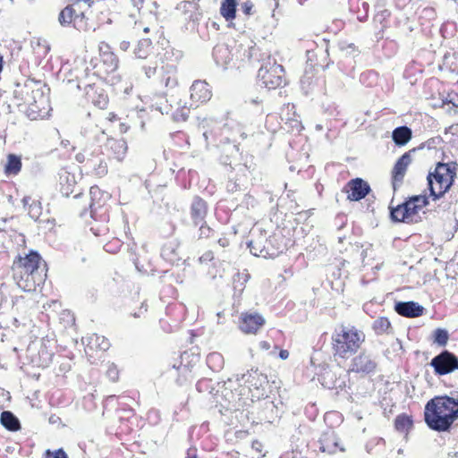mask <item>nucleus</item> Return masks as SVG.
I'll use <instances>...</instances> for the list:
<instances>
[{
	"instance_id": "2eb2a0df",
	"label": "nucleus",
	"mask_w": 458,
	"mask_h": 458,
	"mask_svg": "<svg viewBox=\"0 0 458 458\" xmlns=\"http://www.w3.org/2000/svg\"><path fill=\"white\" fill-rule=\"evenodd\" d=\"M344 191L348 193L347 199L360 201L369 194L371 188L365 180L357 177L350 180L344 186Z\"/></svg>"
},
{
	"instance_id": "052dcab7",
	"label": "nucleus",
	"mask_w": 458,
	"mask_h": 458,
	"mask_svg": "<svg viewBox=\"0 0 458 458\" xmlns=\"http://www.w3.org/2000/svg\"><path fill=\"white\" fill-rule=\"evenodd\" d=\"M107 377L115 381L118 378V370L116 367L111 366L107 371H106Z\"/></svg>"
},
{
	"instance_id": "6e6d98bb",
	"label": "nucleus",
	"mask_w": 458,
	"mask_h": 458,
	"mask_svg": "<svg viewBox=\"0 0 458 458\" xmlns=\"http://www.w3.org/2000/svg\"><path fill=\"white\" fill-rule=\"evenodd\" d=\"M239 10L242 12L246 16H250L253 13L252 10L254 7L253 3L250 0L244 1L239 4Z\"/></svg>"
},
{
	"instance_id": "9d476101",
	"label": "nucleus",
	"mask_w": 458,
	"mask_h": 458,
	"mask_svg": "<svg viewBox=\"0 0 458 458\" xmlns=\"http://www.w3.org/2000/svg\"><path fill=\"white\" fill-rule=\"evenodd\" d=\"M40 261V255L37 251L31 250L25 257H19L18 260L14 261V267L22 269L21 273H24L26 281H29L30 277H31L34 283L37 280L40 282L41 277L38 273Z\"/></svg>"
},
{
	"instance_id": "a211bd4d",
	"label": "nucleus",
	"mask_w": 458,
	"mask_h": 458,
	"mask_svg": "<svg viewBox=\"0 0 458 458\" xmlns=\"http://www.w3.org/2000/svg\"><path fill=\"white\" fill-rule=\"evenodd\" d=\"M191 106L208 102L212 97V91L209 85L203 81H195L190 89Z\"/></svg>"
},
{
	"instance_id": "de8ad7c7",
	"label": "nucleus",
	"mask_w": 458,
	"mask_h": 458,
	"mask_svg": "<svg viewBox=\"0 0 458 458\" xmlns=\"http://www.w3.org/2000/svg\"><path fill=\"white\" fill-rule=\"evenodd\" d=\"M403 203L394 208H390V217L394 222L408 223L407 216H404Z\"/></svg>"
},
{
	"instance_id": "cd10ccee",
	"label": "nucleus",
	"mask_w": 458,
	"mask_h": 458,
	"mask_svg": "<svg viewBox=\"0 0 458 458\" xmlns=\"http://www.w3.org/2000/svg\"><path fill=\"white\" fill-rule=\"evenodd\" d=\"M99 70L106 73H111L118 68V58L113 52L105 51L100 55Z\"/></svg>"
},
{
	"instance_id": "5fc2aeb1",
	"label": "nucleus",
	"mask_w": 458,
	"mask_h": 458,
	"mask_svg": "<svg viewBox=\"0 0 458 458\" xmlns=\"http://www.w3.org/2000/svg\"><path fill=\"white\" fill-rule=\"evenodd\" d=\"M410 199L414 202L419 210L428 204V199L424 195H415L411 197Z\"/></svg>"
},
{
	"instance_id": "72a5a7b5",
	"label": "nucleus",
	"mask_w": 458,
	"mask_h": 458,
	"mask_svg": "<svg viewBox=\"0 0 458 458\" xmlns=\"http://www.w3.org/2000/svg\"><path fill=\"white\" fill-rule=\"evenodd\" d=\"M85 166L92 169L98 176H103L107 173V165L102 156L88 157Z\"/></svg>"
},
{
	"instance_id": "ddd939ff",
	"label": "nucleus",
	"mask_w": 458,
	"mask_h": 458,
	"mask_svg": "<svg viewBox=\"0 0 458 458\" xmlns=\"http://www.w3.org/2000/svg\"><path fill=\"white\" fill-rule=\"evenodd\" d=\"M377 361L376 357L369 352H360L352 358L349 371L366 376L374 374L377 370Z\"/></svg>"
},
{
	"instance_id": "423d86ee",
	"label": "nucleus",
	"mask_w": 458,
	"mask_h": 458,
	"mask_svg": "<svg viewBox=\"0 0 458 458\" xmlns=\"http://www.w3.org/2000/svg\"><path fill=\"white\" fill-rule=\"evenodd\" d=\"M147 78H157L158 82L168 89H174L178 84L176 67L166 64L158 67L154 65H143L141 67Z\"/></svg>"
},
{
	"instance_id": "6ab92c4d",
	"label": "nucleus",
	"mask_w": 458,
	"mask_h": 458,
	"mask_svg": "<svg viewBox=\"0 0 458 458\" xmlns=\"http://www.w3.org/2000/svg\"><path fill=\"white\" fill-rule=\"evenodd\" d=\"M85 98L99 109H105L108 105L107 95L95 83L84 84Z\"/></svg>"
},
{
	"instance_id": "774afa93",
	"label": "nucleus",
	"mask_w": 458,
	"mask_h": 458,
	"mask_svg": "<svg viewBox=\"0 0 458 458\" xmlns=\"http://www.w3.org/2000/svg\"><path fill=\"white\" fill-rule=\"evenodd\" d=\"M131 4L133 7H135L137 10H140L142 7L143 0H130Z\"/></svg>"
},
{
	"instance_id": "20e7f679",
	"label": "nucleus",
	"mask_w": 458,
	"mask_h": 458,
	"mask_svg": "<svg viewBox=\"0 0 458 458\" xmlns=\"http://www.w3.org/2000/svg\"><path fill=\"white\" fill-rule=\"evenodd\" d=\"M457 166L456 162H438L434 171L428 173L427 176L428 190L435 200L443 197L452 187L456 177Z\"/></svg>"
},
{
	"instance_id": "aec40b11",
	"label": "nucleus",
	"mask_w": 458,
	"mask_h": 458,
	"mask_svg": "<svg viewBox=\"0 0 458 458\" xmlns=\"http://www.w3.org/2000/svg\"><path fill=\"white\" fill-rule=\"evenodd\" d=\"M251 239L248 242V247L252 255L256 257H264V250L267 242V231L260 228L252 229Z\"/></svg>"
},
{
	"instance_id": "a19ab883",
	"label": "nucleus",
	"mask_w": 458,
	"mask_h": 458,
	"mask_svg": "<svg viewBox=\"0 0 458 458\" xmlns=\"http://www.w3.org/2000/svg\"><path fill=\"white\" fill-rule=\"evenodd\" d=\"M372 328L377 335L388 334L391 323L387 318L380 317L373 322Z\"/></svg>"
},
{
	"instance_id": "dca6fc26",
	"label": "nucleus",
	"mask_w": 458,
	"mask_h": 458,
	"mask_svg": "<svg viewBox=\"0 0 458 458\" xmlns=\"http://www.w3.org/2000/svg\"><path fill=\"white\" fill-rule=\"evenodd\" d=\"M265 323V318L259 313L245 312L241 315L239 327L244 334H257Z\"/></svg>"
},
{
	"instance_id": "13d9d810",
	"label": "nucleus",
	"mask_w": 458,
	"mask_h": 458,
	"mask_svg": "<svg viewBox=\"0 0 458 458\" xmlns=\"http://www.w3.org/2000/svg\"><path fill=\"white\" fill-rule=\"evenodd\" d=\"M122 246L120 241L114 240V242H107L105 244L104 249L106 252L115 253Z\"/></svg>"
},
{
	"instance_id": "5701e85b",
	"label": "nucleus",
	"mask_w": 458,
	"mask_h": 458,
	"mask_svg": "<svg viewBox=\"0 0 458 458\" xmlns=\"http://www.w3.org/2000/svg\"><path fill=\"white\" fill-rule=\"evenodd\" d=\"M162 114H171L173 119L174 121H186L189 117L190 108L185 106H182L181 102L177 103V107L174 111V106L172 104H168V100H165V104L160 103V106H157Z\"/></svg>"
},
{
	"instance_id": "e2e57ef3",
	"label": "nucleus",
	"mask_w": 458,
	"mask_h": 458,
	"mask_svg": "<svg viewBox=\"0 0 458 458\" xmlns=\"http://www.w3.org/2000/svg\"><path fill=\"white\" fill-rule=\"evenodd\" d=\"M251 447L253 450H255L258 453L262 452L263 445L259 440L252 441Z\"/></svg>"
},
{
	"instance_id": "4468645a",
	"label": "nucleus",
	"mask_w": 458,
	"mask_h": 458,
	"mask_svg": "<svg viewBox=\"0 0 458 458\" xmlns=\"http://www.w3.org/2000/svg\"><path fill=\"white\" fill-rule=\"evenodd\" d=\"M318 53L314 50H307V66L305 68L304 73L301 78V85L303 90L308 93L311 90L315 84H317V79L315 78L314 73V66L320 65L324 69L328 68L332 62H327L326 64H323L318 61H314V57H317Z\"/></svg>"
},
{
	"instance_id": "7ed1b4c3",
	"label": "nucleus",
	"mask_w": 458,
	"mask_h": 458,
	"mask_svg": "<svg viewBox=\"0 0 458 458\" xmlns=\"http://www.w3.org/2000/svg\"><path fill=\"white\" fill-rule=\"evenodd\" d=\"M364 340L365 335L362 331L354 327L341 325L332 335L335 354L341 358H349L359 350Z\"/></svg>"
},
{
	"instance_id": "4be33fe9",
	"label": "nucleus",
	"mask_w": 458,
	"mask_h": 458,
	"mask_svg": "<svg viewBox=\"0 0 458 458\" xmlns=\"http://www.w3.org/2000/svg\"><path fill=\"white\" fill-rule=\"evenodd\" d=\"M319 449L324 453L335 454L338 448L342 452L344 451V447L339 446L338 437L332 429L323 432L319 438Z\"/></svg>"
},
{
	"instance_id": "f257e3e1",
	"label": "nucleus",
	"mask_w": 458,
	"mask_h": 458,
	"mask_svg": "<svg viewBox=\"0 0 458 458\" xmlns=\"http://www.w3.org/2000/svg\"><path fill=\"white\" fill-rule=\"evenodd\" d=\"M49 91V88L40 81L27 80L23 85L17 84L14 98L29 119H42L50 110Z\"/></svg>"
},
{
	"instance_id": "1a4fd4ad",
	"label": "nucleus",
	"mask_w": 458,
	"mask_h": 458,
	"mask_svg": "<svg viewBox=\"0 0 458 458\" xmlns=\"http://www.w3.org/2000/svg\"><path fill=\"white\" fill-rule=\"evenodd\" d=\"M90 204L89 215L92 219L108 220L109 207L106 201L109 199L107 192L102 191L99 187L92 186L89 190Z\"/></svg>"
},
{
	"instance_id": "58836bf2",
	"label": "nucleus",
	"mask_w": 458,
	"mask_h": 458,
	"mask_svg": "<svg viewBox=\"0 0 458 458\" xmlns=\"http://www.w3.org/2000/svg\"><path fill=\"white\" fill-rule=\"evenodd\" d=\"M196 389L199 393L208 394L212 396L216 395L218 393L216 384L209 378L199 379L196 384Z\"/></svg>"
},
{
	"instance_id": "c85d7f7f",
	"label": "nucleus",
	"mask_w": 458,
	"mask_h": 458,
	"mask_svg": "<svg viewBox=\"0 0 458 458\" xmlns=\"http://www.w3.org/2000/svg\"><path fill=\"white\" fill-rule=\"evenodd\" d=\"M22 163L20 156L16 154H8L6 163L4 165V173L5 176H15L21 170Z\"/></svg>"
},
{
	"instance_id": "7c9ffc66",
	"label": "nucleus",
	"mask_w": 458,
	"mask_h": 458,
	"mask_svg": "<svg viewBox=\"0 0 458 458\" xmlns=\"http://www.w3.org/2000/svg\"><path fill=\"white\" fill-rule=\"evenodd\" d=\"M350 11L357 14L359 21H365L369 17V4L364 0H350Z\"/></svg>"
},
{
	"instance_id": "e433bc0d",
	"label": "nucleus",
	"mask_w": 458,
	"mask_h": 458,
	"mask_svg": "<svg viewBox=\"0 0 458 458\" xmlns=\"http://www.w3.org/2000/svg\"><path fill=\"white\" fill-rule=\"evenodd\" d=\"M413 427L411 416L405 413L399 414L394 420V428L401 433H408Z\"/></svg>"
},
{
	"instance_id": "603ef678",
	"label": "nucleus",
	"mask_w": 458,
	"mask_h": 458,
	"mask_svg": "<svg viewBox=\"0 0 458 458\" xmlns=\"http://www.w3.org/2000/svg\"><path fill=\"white\" fill-rule=\"evenodd\" d=\"M215 230L208 226L206 222L200 223V226L199 229V239H208L215 235Z\"/></svg>"
},
{
	"instance_id": "bf43d9fd",
	"label": "nucleus",
	"mask_w": 458,
	"mask_h": 458,
	"mask_svg": "<svg viewBox=\"0 0 458 458\" xmlns=\"http://www.w3.org/2000/svg\"><path fill=\"white\" fill-rule=\"evenodd\" d=\"M285 124H289L292 131H296L298 132H300L303 128L301 123L296 119H293L286 123Z\"/></svg>"
},
{
	"instance_id": "bb28decb",
	"label": "nucleus",
	"mask_w": 458,
	"mask_h": 458,
	"mask_svg": "<svg viewBox=\"0 0 458 458\" xmlns=\"http://www.w3.org/2000/svg\"><path fill=\"white\" fill-rule=\"evenodd\" d=\"M213 58L216 65L226 68L233 59L232 52L227 45L218 44L213 48Z\"/></svg>"
},
{
	"instance_id": "79ce46f5",
	"label": "nucleus",
	"mask_w": 458,
	"mask_h": 458,
	"mask_svg": "<svg viewBox=\"0 0 458 458\" xmlns=\"http://www.w3.org/2000/svg\"><path fill=\"white\" fill-rule=\"evenodd\" d=\"M89 339V341L88 346L90 349H93L94 345L96 346V348H98L101 351H106L110 347L109 341L104 336H100L98 335H93Z\"/></svg>"
},
{
	"instance_id": "f3484780",
	"label": "nucleus",
	"mask_w": 458,
	"mask_h": 458,
	"mask_svg": "<svg viewBox=\"0 0 458 458\" xmlns=\"http://www.w3.org/2000/svg\"><path fill=\"white\" fill-rule=\"evenodd\" d=\"M414 151L415 148L405 152L396 161L392 171V184L394 191H396L397 188L402 185L407 168L411 163V152Z\"/></svg>"
},
{
	"instance_id": "412c9836",
	"label": "nucleus",
	"mask_w": 458,
	"mask_h": 458,
	"mask_svg": "<svg viewBox=\"0 0 458 458\" xmlns=\"http://www.w3.org/2000/svg\"><path fill=\"white\" fill-rule=\"evenodd\" d=\"M424 307L413 301H396L394 304V311L405 318H418L423 315Z\"/></svg>"
},
{
	"instance_id": "8fccbe9b",
	"label": "nucleus",
	"mask_w": 458,
	"mask_h": 458,
	"mask_svg": "<svg viewBox=\"0 0 458 458\" xmlns=\"http://www.w3.org/2000/svg\"><path fill=\"white\" fill-rule=\"evenodd\" d=\"M250 277L249 274L243 273H237L233 276V288L234 290H237L239 292H242L245 286V283L248 281Z\"/></svg>"
},
{
	"instance_id": "b1692460",
	"label": "nucleus",
	"mask_w": 458,
	"mask_h": 458,
	"mask_svg": "<svg viewBox=\"0 0 458 458\" xmlns=\"http://www.w3.org/2000/svg\"><path fill=\"white\" fill-rule=\"evenodd\" d=\"M161 257L171 265H179L182 260L179 251V242L176 240L165 242L161 250Z\"/></svg>"
},
{
	"instance_id": "9b49d317",
	"label": "nucleus",
	"mask_w": 458,
	"mask_h": 458,
	"mask_svg": "<svg viewBox=\"0 0 458 458\" xmlns=\"http://www.w3.org/2000/svg\"><path fill=\"white\" fill-rule=\"evenodd\" d=\"M429 365L436 375H447L458 369V357L448 350H443L431 360Z\"/></svg>"
},
{
	"instance_id": "c9c22d12",
	"label": "nucleus",
	"mask_w": 458,
	"mask_h": 458,
	"mask_svg": "<svg viewBox=\"0 0 458 458\" xmlns=\"http://www.w3.org/2000/svg\"><path fill=\"white\" fill-rule=\"evenodd\" d=\"M1 424L10 431H17L21 428L18 418L9 411H4L1 413Z\"/></svg>"
},
{
	"instance_id": "4d7b16f0",
	"label": "nucleus",
	"mask_w": 458,
	"mask_h": 458,
	"mask_svg": "<svg viewBox=\"0 0 458 458\" xmlns=\"http://www.w3.org/2000/svg\"><path fill=\"white\" fill-rule=\"evenodd\" d=\"M45 456V458H68L63 448H59L55 451L47 450Z\"/></svg>"
},
{
	"instance_id": "ea45409f",
	"label": "nucleus",
	"mask_w": 458,
	"mask_h": 458,
	"mask_svg": "<svg viewBox=\"0 0 458 458\" xmlns=\"http://www.w3.org/2000/svg\"><path fill=\"white\" fill-rule=\"evenodd\" d=\"M247 109L251 110L254 114L260 115L263 114L262 99L259 97H247L244 100Z\"/></svg>"
},
{
	"instance_id": "338daca9",
	"label": "nucleus",
	"mask_w": 458,
	"mask_h": 458,
	"mask_svg": "<svg viewBox=\"0 0 458 458\" xmlns=\"http://www.w3.org/2000/svg\"><path fill=\"white\" fill-rule=\"evenodd\" d=\"M147 311V308H145L144 303L141 304V307L140 308L139 311L131 313V315L134 318H140L141 315Z\"/></svg>"
},
{
	"instance_id": "69168bd1",
	"label": "nucleus",
	"mask_w": 458,
	"mask_h": 458,
	"mask_svg": "<svg viewBox=\"0 0 458 458\" xmlns=\"http://www.w3.org/2000/svg\"><path fill=\"white\" fill-rule=\"evenodd\" d=\"M449 99H447V103H451L454 107H458V104H457V101H458V96L456 94L454 95H449L448 96Z\"/></svg>"
},
{
	"instance_id": "a18cd8bd",
	"label": "nucleus",
	"mask_w": 458,
	"mask_h": 458,
	"mask_svg": "<svg viewBox=\"0 0 458 458\" xmlns=\"http://www.w3.org/2000/svg\"><path fill=\"white\" fill-rule=\"evenodd\" d=\"M390 16V11L386 8L379 7L373 18V22L381 26V30L387 27V19Z\"/></svg>"
},
{
	"instance_id": "473e14b6",
	"label": "nucleus",
	"mask_w": 458,
	"mask_h": 458,
	"mask_svg": "<svg viewBox=\"0 0 458 458\" xmlns=\"http://www.w3.org/2000/svg\"><path fill=\"white\" fill-rule=\"evenodd\" d=\"M76 186V181L73 174L64 172L60 175V191L63 196L69 197Z\"/></svg>"
},
{
	"instance_id": "39448f33",
	"label": "nucleus",
	"mask_w": 458,
	"mask_h": 458,
	"mask_svg": "<svg viewBox=\"0 0 458 458\" xmlns=\"http://www.w3.org/2000/svg\"><path fill=\"white\" fill-rule=\"evenodd\" d=\"M258 78L261 85L268 89H275L285 83L284 69L275 58L267 55L261 60L258 71Z\"/></svg>"
},
{
	"instance_id": "0eeeda50",
	"label": "nucleus",
	"mask_w": 458,
	"mask_h": 458,
	"mask_svg": "<svg viewBox=\"0 0 458 458\" xmlns=\"http://www.w3.org/2000/svg\"><path fill=\"white\" fill-rule=\"evenodd\" d=\"M236 380L243 381L244 384L248 385L252 400L254 398L259 400L267 396V377L259 372L258 369H251L246 373L242 374L241 377L237 375Z\"/></svg>"
},
{
	"instance_id": "09e8293b",
	"label": "nucleus",
	"mask_w": 458,
	"mask_h": 458,
	"mask_svg": "<svg viewBox=\"0 0 458 458\" xmlns=\"http://www.w3.org/2000/svg\"><path fill=\"white\" fill-rule=\"evenodd\" d=\"M338 49L340 52L341 57H349L352 55L354 57L355 53L357 52L355 46L353 44H349L346 42L339 43Z\"/></svg>"
},
{
	"instance_id": "864d4df0",
	"label": "nucleus",
	"mask_w": 458,
	"mask_h": 458,
	"mask_svg": "<svg viewBox=\"0 0 458 458\" xmlns=\"http://www.w3.org/2000/svg\"><path fill=\"white\" fill-rule=\"evenodd\" d=\"M226 190L231 193L244 191L243 184L241 182L240 179H236L235 181L230 179L226 184Z\"/></svg>"
},
{
	"instance_id": "f8f14e48",
	"label": "nucleus",
	"mask_w": 458,
	"mask_h": 458,
	"mask_svg": "<svg viewBox=\"0 0 458 458\" xmlns=\"http://www.w3.org/2000/svg\"><path fill=\"white\" fill-rule=\"evenodd\" d=\"M58 21L62 26L72 24L73 28L80 31H86L89 29L84 13H78L72 5H67L60 12Z\"/></svg>"
},
{
	"instance_id": "c756f323",
	"label": "nucleus",
	"mask_w": 458,
	"mask_h": 458,
	"mask_svg": "<svg viewBox=\"0 0 458 458\" xmlns=\"http://www.w3.org/2000/svg\"><path fill=\"white\" fill-rule=\"evenodd\" d=\"M284 250L283 246L279 243V239L276 235H267V242L264 250L263 258L274 259L277 257Z\"/></svg>"
},
{
	"instance_id": "37998d69",
	"label": "nucleus",
	"mask_w": 458,
	"mask_h": 458,
	"mask_svg": "<svg viewBox=\"0 0 458 458\" xmlns=\"http://www.w3.org/2000/svg\"><path fill=\"white\" fill-rule=\"evenodd\" d=\"M152 42L149 38H143L138 42L134 54L138 58H146L151 49Z\"/></svg>"
},
{
	"instance_id": "49530a36",
	"label": "nucleus",
	"mask_w": 458,
	"mask_h": 458,
	"mask_svg": "<svg viewBox=\"0 0 458 458\" xmlns=\"http://www.w3.org/2000/svg\"><path fill=\"white\" fill-rule=\"evenodd\" d=\"M449 340V334L446 329L437 328L433 333V341L440 347H444L447 344Z\"/></svg>"
},
{
	"instance_id": "0e129e2a",
	"label": "nucleus",
	"mask_w": 458,
	"mask_h": 458,
	"mask_svg": "<svg viewBox=\"0 0 458 458\" xmlns=\"http://www.w3.org/2000/svg\"><path fill=\"white\" fill-rule=\"evenodd\" d=\"M185 458H198L197 449L196 448H189L187 450Z\"/></svg>"
},
{
	"instance_id": "a878e982",
	"label": "nucleus",
	"mask_w": 458,
	"mask_h": 458,
	"mask_svg": "<svg viewBox=\"0 0 458 458\" xmlns=\"http://www.w3.org/2000/svg\"><path fill=\"white\" fill-rule=\"evenodd\" d=\"M106 150L112 155L114 158L121 161L127 152V142L123 139H107L105 145Z\"/></svg>"
},
{
	"instance_id": "c03bdc74",
	"label": "nucleus",
	"mask_w": 458,
	"mask_h": 458,
	"mask_svg": "<svg viewBox=\"0 0 458 458\" xmlns=\"http://www.w3.org/2000/svg\"><path fill=\"white\" fill-rule=\"evenodd\" d=\"M93 222L90 224V231L96 235H105L109 231L108 220L101 221L100 219H92Z\"/></svg>"
},
{
	"instance_id": "3c124183",
	"label": "nucleus",
	"mask_w": 458,
	"mask_h": 458,
	"mask_svg": "<svg viewBox=\"0 0 458 458\" xmlns=\"http://www.w3.org/2000/svg\"><path fill=\"white\" fill-rule=\"evenodd\" d=\"M403 210H404V216H407L408 222L411 218L413 215H416L419 212L418 208L415 206L414 202L411 200L410 199L403 203Z\"/></svg>"
},
{
	"instance_id": "4c0bfd02",
	"label": "nucleus",
	"mask_w": 458,
	"mask_h": 458,
	"mask_svg": "<svg viewBox=\"0 0 458 458\" xmlns=\"http://www.w3.org/2000/svg\"><path fill=\"white\" fill-rule=\"evenodd\" d=\"M206 362L212 371L218 372L224 368L225 360L221 353L214 352L207 356Z\"/></svg>"
},
{
	"instance_id": "680f3d73",
	"label": "nucleus",
	"mask_w": 458,
	"mask_h": 458,
	"mask_svg": "<svg viewBox=\"0 0 458 458\" xmlns=\"http://www.w3.org/2000/svg\"><path fill=\"white\" fill-rule=\"evenodd\" d=\"M216 242L222 248H225V247L229 246V243H230L229 240L225 236L219 237L217 239Z\"/></svg>"
},
{
	"instance_id": "2f4dec72",
	"label": "nucleus",
	"mask_w": 458,
	"mask_h": 458,
	"mask_svg": "<svg viewBox=\"0 0 458 458\" xmlns=\"http://www.w3.org/2000/svg\"><path fill=\"white\" fill-rule=\"evenodd\" d=\"M412 137L411 129L406 125L396 127L392 132V140L397 146L406 145Z\"/></svg>"
},
{
	"instance_id": "6e6552de",
	"label": "nucleus",
	"mask_w": 458,
	"mask_h": 458,
	"mask_svg": "<svg viewBox=\"0 0 458 458\" xmlns=\"http://www.w3.org/2000/svg\"><path fill=\"white\" fill-rule=\"evenodd\" d=\"M221 157L220 161L224 165H229L232 170L241 173L243 176H246L247 172H250L252 169L251 165H248L247 162H238L239 152L238 145L227 140L221 147Z\"/></svg>"
},
{
	"instance_id": "f03ea898",
	"label": "nucleus",
	"mask_w": 458,
	"mask_h": 458,
	"mask_svg": "<svg viewBox=\"0 0 458 458\" xmlns=\"http://www.w3.org/2000/svg\"><path fill=\"white\" fill-rule=\"evenodd\" d=\"M457 419L458 399L440 395L430 399L425 405L424 420L432 430L449 431Z\"/></svg>"
},
{
	"instance_id": "393cba45",
	"label": "nucleus",
	"mask_w": 458,
	"mask_h": 458,
	"mask_svg": "<svg viewBox=\"0 0 458 458\" xmlns=\"http://www.w3.org/2000/svg\"><path fill=\"white\" fill-rule=\"evenodd\" d=\"M208 213L207 202L199 196H195L191 205V217L195 225L204 222Z\"/></svg>"
},
{
	"instance_id": "f704fd0d",
	"label": "nucleus",
	"mask_w": 458,
	"mask_h": 458,
	"mask_svg": "<svg viewBox=\"0 0 458 458\" xmlns=\"http://www.w3.org/2000/svg\"><path fill=\"white\" fill-rule=\"evenodd\" d=\"M238 5L237 0H223L220 6V14L226 21L234 20Z\"/></svg>"
}]
</instances>
